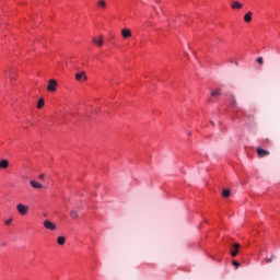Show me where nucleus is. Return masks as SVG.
I'll return each instance as SVG.
<instances>
[{
  "label": "nucleus",
  "instance_id": "f257e3e1",
  "mask_svg": "<svg viewBox=\"0 0 280 280\" xmlns=\"http://www.w3.org/2000/svg\"><path fill=\"white\" fill-rule=\"evenodd\" d=\"M56 89H58V81L51 79L48 82L47 85V91H49L50 93H54V91H56Z\"/></svg>",
  "mask_w": 280,
  "mask_h": 280
},
{
  "label": "nucleus",
  "instance_id": "f03ea898",
  "mask_svg": "<svg viewBox=\"0 0 280 280\" xmlns=\"http://www.w3.org/2000/svg\"><path fill=\"white\" fill-rule=\"evenodd\" d=\"M75 80L77 82H86V80H89V77L86 75V72L82 71L75 74Z\"/></svg>",
  "mask_w": 280,
  "mask_h": 280
},
{
  "label": "nucleus",
  "instance_id": "7ed1b4c3",
  "mask_svg": "<svg viewBox=\"0 0 280 280\" xmlns=\"http://www.w3.org/2000/svg\"><path fill=\"white\" fill-rule=\"evenodd\" d=\"M16 209H18L20 215H27V206H25L23 203H19L16 206Z\"/></svg>",
  "mask_w": 280,
  "mask_h": 280
},
{
  "label": "nucleus",
  "instance_id": "20e7f679",
  "mask_svg": "<svg viewBox=\"0 0 280 280\" xmlns=\"http://www.w3.org/2000/svg\"><path fill=\"white\" fill-rule=\"evenodd\" d=\"M92 43H94V45H96V47H102L104 45V36L101 35V36H98V38L93 37Z\"/></svg>",
  "mask_w": 280,
  "mask_h": 280
},
{
  "label": "nucleus",
  "instance_id": "39448f33",
  "mask_svg": "<svg viewBox=\"0 0 280 280\" xmlns=\"http://www.w3.org/2000/svg\"><path fill=\"white\" fill-rule=\"evenodd\" d=\"M256 152H257V155L259 156V159H264V156H269L270 155V151L264 150L261 148H257Z\"/></svg>",
  "mask_w": 280,
  "mask_h": 280
},
{
  "label": "nucleus",
  "instance_id": "423d86ee",
  "mask_svg": "<svg viewBox=\"0 0 280 280\" xmlns=\"http://www.w3.org/2000/svg\"><path fill=\"white\" fill-rule=\"evenodd\" d=\"M44 226L45 229H47L48 231H56V223L49 221V220H46L44 221Z\"/></svg>",
  "mask_w": 280,
  "mask_h": 280
},
{
  "label": "nucleus",
  "instance_id": "0eeeda50",
  "mask_svg": "<svg viewBox=\"0 0 280 280\" xmlns=\"http://www.w3.org/2000/svg\"><path fill=\"white\" fill-rule=\"evenodd\" d=\"M237 253H240V244L235 243L231 249L232 257H237Z\"/></svg>",
  "mask_w": 280,
  "mask_h": 280
},
{
  "label": "nucleus",
  "instance_id": "6e6552de",
  "mask_svg": "<svg viewBox=\"0 0 280 280\" xmlns=\"http://www.w3.org/2000/svg\"><path fill=\"white\" fill-rule=\"evenodd\" d=\"M232 10H242L244 8V3L238 1H233L231 4Z\"/></svg>",
  "mask_w": 280,
  "mask_h": 280
},
{
  "label": "nucleus",
  "instance_id": "1a4fd4ad",
  "mask_svg": "<svg viewBox=\"0 0 280 280\" xmlns=\"http://www.w3.org/2000/svg\"><path fill=\"white\" fill-rule=\"evenodd\" d=\"M121 36L122 38H130L132 36V32L130 31V28H122Z\"/></svg>",
  "mask_w": 280,
  "mask_h": 280
},
{
  "label": "nucleus",
  "instance_id": "9d476101",
  "mask_svg": "<svg viewBox=\"0 0 280 280\" xmlns=\"http://www.w3.org/2000/svg\"><path fill=\"white\" fill-rule=\"evenodd\" d=\"M49 187L47 183L36 182V189L45 190Z\"/></svg>",
  "mask_w": 280,
  "mask_h": 280
},
{
  "label": "nucleus",
  "instance_id": "9b49d317",
  "mask_svg": "<svg viewBox=\"0 0 280 280\" xmlns=\"http://www.w3.org/2000/svg\"><path fill=\"white\" fill-rule=\"evenodd\" d=\"M9 165H10V162H8V160H2V161L0 162V170H1V168H2V170H8Z\"/></svg>",
  "mask_w": 280,
  "mask_h": 280
},
{
  "label": "nucleus",
  "instance_id": "f8f14e48",
  "mask_svg": "<svg viewBox=\"0 0 280 280\" xmlns=\"http://www.w3.org/2000/svg\"><path fill=\"white\" fill-rule=\"evenodd\" d=\"M245 23H250L253 21V12H247L244 16Z\"/></svg>",
  "mask_w": 280,
  "mask_h": 280
},
{
  "label": "nucleus",
  "instance_id": "ddd939ff",
  "mask_svg": "<svg viewBox=\"0 0 280 280\" xmlns=\"http://www.w3.org/2000/svg\"><path fill=\"white\" fill-rule=\"evenodd\" d=\"M210 95H211L212 97H220V95H222V90H220V89L213 90V91L210 93Z\"/></svg>",
  "mask_w": 280,
  "mask_h": 280
},
{
  "label": "nucleus",
  "instance_id": "4468645a",
  "mask_svg": "<svg viewBox=\"0 0 280 280\" xmlns=\"http://www.w3.org/2000/svg\"><path fill=\"white\" fill-rule=\"evenodd\" d=\"M5 78H9V80H13L14 79V71H12V69H9L5 71Z\"/></svg>",
  "mask_w": 280,
  "mask_h": 280
},
{
  "label": "nucleus",
  "instance_id": "2eb2a0df",
  "mask_svg": "<svg viewBox=\"0 0 280 280\" xmlns=\"http://www.w3.org/2000/svg\"><path fill=\"white\" fill-rule=\"evenodd\" d=\"M65 242H66L65 236H59V237L57 238V243L59 244V246L65 245Z\"/></svg>",
  "mask_w": 280,
  "mask_h": 280
},
{
  "label": "nucleus",
  "instance_id": "dca6fc26",
  "mask_svg": "<svg viewBox=\"0 0 280 280\" xmlns=\"http://www.w3.org/2000/svg\"><path fill=\"white\" fill-rule=\"evenodd\" d=\"M43 106H45V98H39L37 103V108H43Z\"/></svg>",
  "mask_w": 280,
  "mask_h": 280
},
{
  "label": "nucleus",
  "instance_id": "f3484780",
  "mask_svg": "<svg viewBox=\"0 0 280 280\" xmlns=\"http://www.w3.org/2000/svg\"><path fill=\"white\" fill-rule=\"evenodd\" d=\"M98 8H103V10H106V1L100 0L98 1Z\"/></svg>",
  "mask_w": 280,
  "mask_h": 280
},
{
  "label": "nucleus",
  "instance_id": "a211bd4d",
  "mask_svg": "<svg viewBox=\"0 0 280 280\" xmlns=\"http://www.w3.org/2000/svg\"><path fill=\"white\" fill-rule=\"evenodd\" d=\"M222 196H223L224 198H229V196H231V190L224 189L223 192H222Z\"/></svg>",
  "mask_w": 280,
  "mask_h": 280
},
{
  "label": "nucleus",
  "instance_id": "6ab92c4d",
  "mask_svg": "<svg viewBox=\"0 0 280 280\" xmlns=\"http://www.w3.org/2000/svg\"><path fill=\"white\" fill-rule=\"evenodd\" d=\"M70 217L73 218L74 220L78 219V211L72 210V211L70 212Z\"/></svg>",
  "mask_w": 280,
  "mask_h": 280
},
{
  "label": "nucleus",
  "instance_id": "aec40b11",
  "mask_svg": "<svg viewBox=\"0 0 280 280\" xmlns=\"http://www.w3.org/2000/svg\"><path fill=\"white\" fill-rule=\"evenodd\" d=\"M231 106H232L233 108H235V106H237V102L235 101V97H232V100H231Z\"/></svg>",
  "mask_w": 280,
  "mask_h": 280
},
{
  "label": "nucleus",
  "instance_id": "412c9836",
  "mask_svg": "<svg viewBox=\"0 0 280 280\" xmlns=\"http://www.w3.org/2000/svg\"><path fill=\"white\" fill-rule=\"evenodd\" d=\"M38 180H39V183H45V174H40L38 176Z\"/></svg>",
  "mask_w": 280,
  "mask_h": 280
},
{
  "label": "nucleus",
  "instance_id": "4be33fe9",
  "mask_svg": "<svg viewBox=\"0 0 280 280\" xmlns=\"http://www.w3.org/2000/svg\"><path fill=\"white\" fill-rule=\"evenodd\" d=\"M272 259H277V256H271L270 258L266 259L267 264H272Z\"/></svg>",
  "mask_w": 280,
  "mask_h": 280
},
{
  "label": "nucleus",
  "instance_id": "5701e85b",
  "mask_svg": "<svg viewBox=\"0 0 280 280\" xmlns=\"http://www.w3.org/2000/svg\"><path fill=\"white\" fill-rule=\"evenodd\" d=\"M256 61L258 65H264V57H258Z\"/></svg>",
  "mask_w": 280,
  "mask_h": 280
},
{
  "label": "nucleus",
  "instance_id": "b1692460",
  "mask_svg": "<svg viewBox=\"0 0 280 280\" xmlns=\"http://www.w3.org/2000/svg\"><path fill=\"white\" fill-rule=\"evenodd\" d=\"M4 224H5L7 226H10V224H12V218L8 219V220L4 222Z\"/></svg>",
  "mask_w": 280,
  "mask_h": 280
},
{
  "label": "nucleus",
  "instance_id": "393cba45",
  "mask_svg": "<svg viewBox=\"0 0 280 280\" xmlns=\"http://www.w3.org/2000/svg\"><path fill=\"white\" fill-rule=\"evenodd\" d=\"M233 266L237 269V268H240V264L237 262V260H233Z\"/></svg>",
  "mask_w": 280,
  "mask_h": 280
},
{
  "label": "nucleus",
  "instance_id": "a878e982",
  "mask_svg": "<svg viewBox=\"0 0 280 280\" xmlns=\"http://www.w3.org/2000/svg\"><path fill=\"white\" fill-rule=\"evenodd\" d=\"M31 185L34 189H36V180H31Z\"/></svg>",
  "mask_w": 280,
  "mask_h": 280
},
{
  "label": "nucleus",
  "instance_id": "bb28decb",
  "mask_svg": "<svg viewBox=\"0 0 280 280\" xmlns=\"http://www.w3.org/2000/svg\"><path fill=\"white\" fill-rule=\"evenodd\" d=\"M234 65H236V66H237V62H234Z\"/></svg>",
  "mask_w": 280,
  "mask_h": 280
}]
</instances>
